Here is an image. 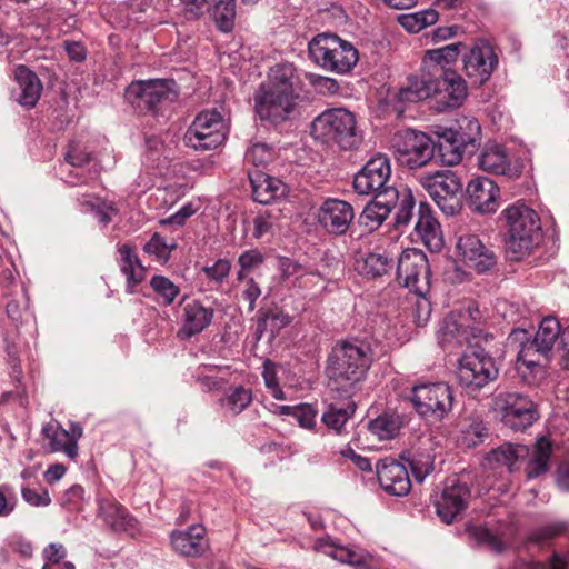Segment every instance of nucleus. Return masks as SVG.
Here are the masks:
<instances>
[{"mask_svg":"<svg viewBox=\"0 0 569 569\" xmlns=\"http://www.w3.org/2000/svg\"><path fill=\"white\" fill-rule=\"evenodd\" d=\"M506 229V252L511 260L519 261L529 256L542 239L538 213L521 201L501 212Z\"/></svg>","mask_w":569,"mask_h":569,"instance_id":"3","label":"nucleus"},{"mask_svg":"<svg viewBox=\"0 0 569 569\" xmlns=\"http://www.w3.org/2000/svg\"><path fill=\"white\" fill-rule=\"evenodd\" d=\"M410 401L417 413L432 423L442 421L452 410L455 396L445 382L413 386Z\"/></svg>","mask_w":569,"mask_h":569,"instance_id":"8","label":"nucleus"},{"mask_svg":"<svg viewBox=\"0 0 569 569\" xmlns=\"http://www.w3.org/2000/svg\"><path fill=\"white\" fill-rule=\"evenodd\" d=\"M150 286L166 306L173 303L180 293L179 286L164 276H153L150 280Z\"/></svg>","mask_w":569,"mask_h":569,"instance_id":"49","label":"nucleus"},{"mask_svg":"<svg viewBox=\"0 0 569 569\" xmlns=\"http://www.w3.org/2000/svg\"><path fill=\"white\" fill-rule=\"evenodd\" d=\"M529 453V448L523 445L505 443L492 449L485 458L483 466L490 469L506 468L513 470L516 462Z\"/></svg>","mask_w":569,"mask_h":569,"instance_id":"32","label":"nucleus"},{"mask_svg":"<svg viewBox=\"0 0 569 569\" xmlns=\"http://www.w3.org/2000/svg\"><path fill=\"white\" fill-rule=\"evenodd\" d=\"M311 134L316 140L337 144L342 150L357 149L362 141L355 114L345 108L321 112L312 121Z\"/></svg>","mask_w":569,"mask_h":569,"instance_id":"4","label":"nucleus"},{"mask_svg":"<svg viewBox=\"0 0 569 569\" xmlns=\"http://www.w3.org/2000/svg\"><path fill=\"white\" fill-rule=\"evenodd\" d=\"M569 528L566 521H557L536 529L530 536L529 540L536 543L546 542L555 537L565 533Z\"/></svg>","mask_w":569,"mask_h":569,"instance_id":"54","label":"nucleus"},{"mask_svg":"<svg viewBox=\"0 0 569 569\" xmlns=\"http://www.w3.org/2000/svg\"><path fill=\"white\" fill-rule=\"evenodd\" d=\"M21 495L23 500L33 507H46L51 503V498L46 489H42L41 492H37L30 488H22Z\"/></svg>","mask_w":569,"mask_h":569,"instance_id":"60","label":"nucleus"},{"mask_svg":"<svg viewBox=\"0 0 569 569\" xmlns=\"http://www.w3.org/2000/svg\"><path fill=\"white\" fill-rule=\"evenodd\" d=\"M433 77L428 73L422 77H408L407 84L401 87L397 93V99L401 102H416L431 98Z\"/></svg>","mask_w":569,"mask_h":569,"instance_id":"38","label":"nucleus"},{"mask_svg":"<svg viewBox=\"0 0 569 569\" xmlns=\"http://www.w3.org/2000/svg\"><path fill=\"white\" fill-rule=\"evenodd\" d=\"M297 94L261 87L254 97L256 112L262 121L279 124L289 120L297 106Z\"/></svg>","mask_w":569,"mask_h":569,"instance_id":"16","label":"nucleus"},{"mask_svg":"<svg viewBox=\"0 0 569 569\" xmlns=\"http://www.w3.org/2000/svg\"><path fill=\"white\" fill-rule=\"evenodd\" d=\"M439 71V74H432L431 108L437 112L458 109L468 96L467 83L455 70Z\"/></svg>","mask_w":569,"mask_h":569,"instance_id":"13","label":"nucleus"},{"mask_svg":"<svg viewBox=\"0 0 569 569\" xmlns=\"http://www.w3.org/2000/svg\"><path fill=\"white\" fill-rule=\"evenodd\" d=\"M318 222L330 234H345L353 218L355 211L352 206L340 199H326L318 210Z\"/></svg>","mask_w":569,"mask_h":569,"instance_id":"20","label":"nucleus"},{"mask_svg":"<svg viewBox=\"0 0 569 569\" xmlns=\"http://www.w3.org/2000/svg\"><path fill=\"white\" fill-rule=\"evenodd\" d=\"M264 262L263 254L258 249H250L243 251L238 258L239 271L237 280L242 281L250 273L258 269Z\"/></svg>","mask_w":569,"mask_h":569,"instance_id":"50","label":"nucleus"},{"mask_svg":"<svg viewBox=\"0 0 569 569\" xmlns=\"http://www.w3.org/2000/svg\"><path fill=\"white\" fill-rule=\"evenodd\" d=\"M369 430L380 440L392 439L398 433L399 422L391 416L382 415L369 422Z\"/></svg>","mask_w":569,"mask_h":569,"instance_id":"47","label":"nucleus"},{"mask_svg":"<svg viewBox=\"0 0 569 569\" xmlns=\"http://www.w3.org/2000/svg\"><path fill=\"white\" fill-rule=\"evenodd\" d=\"M42 435L44 438L49 439L51 451H62L70 459H74L78 456V445L73 439H70L69 431L64 430L62 427L47 423L42 427Z\"/></svg>","mask_w":569,"mask_h":569,"instance_id":"39","label":"nucleus"},{"mask_svg":"<svg viewBox=\"0 0 569 569\" xmlns=\"http://www.w3.org/2000/svg\"><path fill=\"white\" fill-rule=\"evenodd\" d=\"M313 548L316 551L322 552L341 563H347L355 569H373V559L369 553L363 550L350 549L330 538L318 539Z\"/></svg>","mask_w":569,"mask_h":569,"instance_id":"25","label":"nucleus"},{"mask_svg":"<svg viewBox=\"0 0 569 569\" xmlns=\"http://www.w3.org/2000/svg\"><path fill=\"white\" fill-rule=\"evenodd\" d=\"M486 427L482 421L477 418H470L461 426L460 440L467 447H476L482 442Z\"/></svg>","mask_w":569,"mask_h":569,"instance_id":"51","label":"nucleus"},{"mask_svg":"<svg viewBox=\"0 0 569 569\" xmlns=\"http://www.w3.org/2000/svg\"><path fill=\"white\" fill-rule=\"evenodd\" d=\"M478 166L481 170L493 174H507L510 170L506 150L497 143L485 147L478 157Z\"/></svg>","mask_w":569,"mask_h":569,"instance_id":"37","label":"nucleus"},{"mask_svg":"<svg viewBox=\"0 0 569 569\" xmlns=\"http://www.w3.org/2000/svg\"><path fill=\"white\" fill-rule=\"evenodd\" d=\"M392 148L400 166L418 169L433 158L436 143L422 131L405 129L393 136Z\"/></svg>","mask_w":569,"mask_h":569,"instance_id":"10","label":"nucleus"},{"mask_svg":"<svg viewBox=\"0 0 569 569\" xmlns=\"http://www.w3.org/2000/svg\"><path fill=\"white\" fill-rule=\"evenodd\" d=\"M177 248L174 242L168 243L164 239L154 233L151 239L144 244L143 250L150 256H154L159 261L166 262L169 259L170 252Z\"/></svg>","mask_w":569,"mask_h":569,"instance_id":"52","label":"nucleus"},{"mask_svg":"<svg viewBox=\"0 0 569 569\" xmlns=\"http://www.w3.org/2000/svg\"><path fill=\"white\" fill-rule=\"evenodd\" d=\"M415 230L426 247L435 252L440 251L443 246L440 224L427 203L421 202L419 206Z\"/></svg>","mask_w":569,"mask_h":569,"instance_id":"30","label":"nucleus"},{"mask_svg":"<svg viewBox=\"0 0 569 569\" xmlns=\"http://www.w3.org/2000/svg\"><path fill=\"white\" fill-rule=\"evenodd\" d=\"M419 182L446 216H455L462 208V182L451 170L421 174Z\"/></svg>","mask_w":569,"mask_h":569,"instance_id":"9","label":"nucleus"},{"mask_svg":"<svg viewBox=\"0 0 569 569\" xmlns=\"http://www.w3.org/2000/svg\"><path fill=\"white\" fill-rule=\"evenodd\" d=\"M426 295L427 293L415 295V317L418 326L426 325L431 313V305L429 300L426 298Z\"/></svg>","mask_w":569,"mask_h":569,"instance_id":"63","label":"nucleus"},{"mask_svg":"<svg viewBox=\"0 0 569 569\" xmlns=\"http://www.w3.org/2000/svg\"><path fill=\"white\" fill-rule=\"evenodd\" d=\"M355 268L360 274L373 279L383 276L392 268V259L380 252L358 253Z\"/></svg>","mask_w":569,"mask_h":569,"instance_id":"34","label":"nucleus"},{"mask_svg":"<svg viewBox=\"0 0 569 569\" xmlns=\"http://www.w3.org/2000/svg\"><path fill=\"white\" fill-rule=\"evenodd\" d=\"M295 68L292 64H278L271 69L269 79L270 84L266 89H277L279 91L295 94L293 92V80H295Z\"/></svg>","mask_w":569,"mask_h":569,"instance_id":"44","label":"nucleus"},{"mask_svg":"<svg viewBox=\"0 0 569 569\" xmlns=\"http://www.w3.org/2000/svg\"><path fill=\"white\" fill-rule=\"evenodd\" d=\"M230 270V260L223 258L218 259L212 266H204L201 269L207 279L216 284H221L228 278Z\"/></svg>","mask_w":569,"mask_h":569,"instance_id":"56","label":"nucleus"},{"mask_svg":"<svg viewBox=\"0 0 569 569\" xmlns=\"http://www.w3.org/2000/svg\"><path fill=\"white\" fill-rule=\"evenodd\" d=\"M292 321V317L282 310L269 311L263 318L259 319V330L266 329L268 326L272 335L279 332L282 328L289 326Z\"/></svg>","mask_w":569,"mask_h":569,"instance_id":"55","label":"nucleus"},{"mask_svg":"<svg viewBox=\"0 0 569 569\" xmlns=\"http://www.w3.org/2000/svg\"><path fill=\"white\" fill-rule=\"evenodd\" d=\"M251 400V391L242 386H238L231 389L220 402L233 415H239L250 405Z\"/></svg>","mask_w":569,"mask_h":569,"instance_id":"46","label":"nucleus"},{"mask_svg":"<svg viewBox=\"0 0 569 569\" xmlns=\"http://www.w3.org/2000/svg\"><path fill=\"white\" fill-rule=\"evenodd\" d=\"M277 221L278 214H276L272 210L260 212L253 219V238L261 239L264 236L272 233Z\"/></svg>","mask_w":569,"mask_h":569,"instance_id":"53","label":"nucleus"},{"mask_svg":"<svg viewBox=\"0 0 569 569\" xmlns=\"http://www.w3.org/2000/svg\"><path fill=\"white\" fill-rule=\"evenodd\" d=\"M398 211L395 217V226L397 228H400L402 226H407L411 220L415 200L410 189H408L407 187H401L400 189H398Z\"/></svg>","mask_w":569,"mask_h":569,"instance_id":"48","label":"nucleus"},{"mask_svg":"<svg viewBox=\"0 0 569 569\" xmlns=\"http://www.w3.org/2000/svg\"><path fill=\"white\" fill-rule=\"evenodd\" d=\"M397 279L413 295L427 293L430 288V267L426 254L415 248L402 251L398 260Z\"/></svg>","mask_w":569,"mask_h":569,"instance_id":"14","label":"nucleus"},{"mask_svg":"<svg viewBox=\"0 0 569 569\" xmlns=\"http://www.w3.org/2000/svg\"><path fill=\"white\" fill-rule=\"evenodd\" d=\"M470 535L478 543L487 546L495 552H501L510 540L511 529L500 531L478 526L470 530Z\"/></svg>","mask_w":569,"mask_h":569,"instance_id":"40","label":"nucleus"},{"mask_svg":"<svg viewBox=\"0 0 569 569\" xmlns=\"http://www.w3.org/2000/svg\"><path fill=\"white\" fill-rule=\"evenodd\" d=\"M210 16L221 32H230L234 27L236 0H213Z\"/></svg>","mask_w":569,"mask_h":569,"instance_id":"42","label":"nucleus"},{"mask_svg":"<svg viewBox=\"0 0 569 569\" xmlns=\"http://www.w3.org/2000/svg\"><path fill=\"white\" fill-rule=\"evenodd\" d=\"M469 207L479 213H493L500 194L497 183L486 177L472 179L467 186Z\"/></svg>","mask_w":569,"mask_h":569,"instance_id":"23","label":"nucleus"},{"mask_svg":"<svg viewBox=\"0 0 569 569\" xmlns=\"http://www.w3.org/2000/svg\"><path fill=\"white\" fill-rule=\"evenodd\" d=\"M495 405L502 415L503 425L512 430H525L538 419L535 403L525 395L502 392L496 397Z\"/></svg>","mask_w":569,"mask_h":569,"instance_id":"15","label":"nucleus"},{"mask_svg":"<svg viewBox=\"0 0 569 569\" xmlns=\"http://www.w3.org/2000/svg\"><path fill=\"white\" fill-rule=\"evenodd\" d=\"M254 201L268 204L286 196L288 188L278 178L259 170L249 173Z\"/></svg>","mask_w":569,"mask_h":569,"instance_id":"29","label":"nucleus"},{"mask_svg":"<svg viewBox=\"0 0 569 569\" xmlns=\"http://www.w3.org/2000/svg\"><path fill=\"white\" fill-rule=\"evenodd\" d=\"M262 377L264 380V385L270 390L272 397L277 400H283L284 395H283V391L279 387V381H278V377H277V367L270 360H266L263 362Z\"/></svg>","mask_w":569,"mask_h":569,"instance_id":"57","label":"nucleus"},{"mask_svg":"<svg viewBox=\"0 0 569 569\" xmlns=\"http://www.w3.org/2000/svg\"><path fill=\"white\" fill-rule=\"evenodd\" d=\"M173 550L184 557L197 558L208 549L206 529L201 525H193L186 530H176L170 536Z\"/></svg>","mask_w":569,"mask_h":569,"instance_id":"27","label":"nucleus"},{"mask_svg":"<svg viewBox=\"0 0 569 569\" xmlns=\"http://www.w3.org/2000/svg\"><path fill=\"white\" fill-rule=\"evenodd\" d=\"M498 62L497 53L485 40L477 41L462 58L463 71L476 86H482L490 79Z\"/></svg>","mask_w":569,"mask_h":569,"instance_id":"18","label":"nucleus"},{"mask_svg":"<svg viewBox=\"0 0 569 569\" xmlns=\"http://www.w3.org/2000/svg\"><path fill=\"white\" fill-rule=\"evenodd\" d=\"M401 458L408 462L418 482H422L433 469V458L429 453L412 450L403 453Z\"/></svg>","mask_w":569,"mask_h":569,"instance_id":"45","label":"nucleus"},{"mask_svg":"<svg viewBox=\"0 0 569 569\" xmlns=\"http://www.w3.org/2000/svg\"><path fill=\"white\" fill-rule=\"evenodd\" d=\"M356 411V403L349 401L345 407L337 403H330L327 410L322 413V422L338 435L342 433V429L347 421L353 416Z\"/></svg>","mask_w":569,"mask_h":569,"instance_id":"41","label":"nucleus"},{"mask_svg":"<svg viewBox=\"0 0 569 569\" xmlns=\"http://www.w3.org/2000/svg\"><path fill=\"white\" fill-rule=\"evenodd\" d=\"M17 498L7 485L0 486V517H8L14 510Z\"/></svg>","mask_w":569,"mask_h":569,"instance_id":"61","label":"nucleus"},{"mask_svg":"<svg viewBox=\"0 0 569 569\" xmlns=\"http://www.w3.org/2000/svg\"><path fill=\"white\" fill-rule=\"evenodd\" d=\"M560 333L566 348V367L569 369V325L561 330L559 321L551 316L543 318L533 339L522 345L518 353V361H521L528 368L536 366L538 360L531 357L536 353L547 357Z\"/></svg>","mask_w":569,"mask_h":569,"instance_id":"12","label":"nucleus"},{"mask_svg":"<svg viewBox=\"0 0 569 569\" xmlns=\"http://www.w3.org/2000/svg\"><path fill=\"white\" fill-rule=\"evenodd\" d=\"M13 74L21 91L17 99L18 102L28 108L34 107L42 92L40 79L24 66L16 67Z\"/></svg>","mask_w":569,"mask_h":569,"instance_id":"31","label":"nucleus"},{"mask_svg":"<svg viewBox=\"0 0 569 569\" xmlns=\"http://www.w3.org/2000/svg\"><path fill=\"white\" fill-rule=\"evenodd\" d=\"M213 309L203 306L199 300H182V326L179 330L181 338H191L202 332L212 321Z\"/></svg>","mask_w":569,"mask_h":569,"instance_id":"26","label":"nucleus"},{"mask_svg":"<svg viewBox=\"0 0 569 569\" xmlns=\"http://www.w3.org/2000/svg\"><path fill=\"white\" fill-rule=\"evenodd\" d=\"M463 47L461 42L450 43L437 49L427 50L422 59V72L439 74V70H449L447 67L453 63Z\"/></svg>","mask_w":569,"mask_h":569,"instance_id":"33","label":"nucleus"},{"mask_svg":"<svg viewBox=\"0 0 569 569\" xmlns=\"http://www.w3.org/2000/svg\"><path fill=\"white\" fill-rule=\"evenodd\" d=\"M438 339L442 347L462 346L466 343L469 351L465 352L457 368V378L468 392L478 391L498 377V368L493 358L481 346L493 339L492 335L485 332L478 326L459 323L453 316L443 319L438 331Z\"/></svg>","mask_w":569,"mask_h":569,"instance_id":"1","label":"nucleus"},{"mask_svg":"<svg viewBox=\"0 0 569 569\" xmlns=\"http://www.w3.org/2000/svg\"><path fill=\"white\" fill-rule=\"evenodd\" d=\"M456 249L466 266L478 273L490 271L497 264V256L477 234L463 233L458 237Z\"/></svg>","mask_w":569,"mask_h":569,"instance_id":"19","label":"nucleus"},{"mask_svg":"<svg viewBox=\"0 0 569 569\" xmlns=\"http://www.w3.org/2000/svg\"><path fill=\"white\" fill-rule=\"evenodd\" d=\"M119 258L118 263L121 272L127 278V290L132 293L133 288L143 280V268L139 262L138 257L134 254L131 246L122 244L118 249Z\"/></svg>","mask_w":569,"mask_h":569,"instance_id":"35","label":"nucleus"},{"mask_svg":"<svg viewBox=\"0 0 569 569\" xmlns=\"http://www.w3.org/2000/svg\"><path fill=\"white\" fill-rule=\"evenodd\" d=\"M399 200L398 189H387L375 194L373 199L363 208L359 223L369 231L377 230L389 216L391 209Z\"/></svg>","mask_w":569,"mask_h":569,"instance_id":"24","label":"nucleus"},{"mask_svg":"<svg viewBox=\"0 0 569 569\" xmlns=\"http://www.w3.org/2000/svg\"><path fill=\"white\" fill-rule=\"evenodd\" d=\"M439 14L433 9H426L413 13L401 14L398 18L400 26L408 32L417 33L422 29L435 24Z\"/></svg>","mask_w":569,"mask_h":569,"instance_id":"43","label":"nucleus"},{"mask_svg":"<svg viewBox=\"0 0 569 569\" xmlns=\"http://www.w3.org/2000/svg\"><path fill=\"white\" fill-rule=\"evenodd\" d=\"M308 53L318 67L338 74L350 72L359 60L356 47L333 33L313 37L308 44Z\"/></svg>","mask_w":569,"mask_h":569,"instance_id":"6","label":"nucleus"},{"mask_svg":"<svg viewBox=\"0 0 569 569\" xmlns=\"http://www.w3.org/2000/svg\"><path fill=\"white\" fill-rule=\"evenodd\" d=\"M272 150L264 142L253 143L246 152V160L254 166H262L271 161Z\"/></svg>","mask_w":569,"mask_h":569,"instance_id":"59","label":"nucleus"},{"mask_svg":"<svg viewBox=\"0 0 569 569\" xmlns=\"http://www.w3.org/2000/svg\"><path fill=\"white\" fill-rule=\"evenodd\" d=\"M179 90L172 79L133 81L126 90V99L137 109L157 114L178 99Z\"/></svg>","mask_w":569,"mask_h":569,"instance_id":"7","label":"nucleus"},{"mask_svg":"<svg viewBox=\"0 0 569 569\" xmlns=\"http://www.w3.org/2000/svg\"><path fill=\"white\" fill-rule=\"evenodd\" d=\"M469 497L470 491L466 485L460 483L457 479L448 480L435 503L437 515L446 523L453 522L465 510Z\"/></svg>","mask_w":569,"mask_h":569,"instance_id":"21","label":"nucleus"},{"mask_svg":"<svg viewBox=\"0 0 569 569\" xmlns=\"http://www.w3.org/2000/svg\"><path fill=\"white\" fill-rule=\"evenodd\" d=\"M227 124L216 109L200 112L184 133V143L199 151L213 150L227 138Z\"/></svg>","mask_w":569,"mask_h":569,"instance_id":"11","label":"nucleus"},{"mask_svg":"<svg viewBox=\"0 0 569 569\" xmlns=\"http://www.w3.org/2000/svg\"><path fill=\"white\" fill-rule=\"evenodd\" d=\"M377 477L381 488L392 496H406L411 488L407 468L391 458L377 463Z\"/></svg>","mask_w":569,"mask_h":569,"instance_id":"22","label":"nucleus"},{"mask_svg":"<svg viewBox=\"0 0 569 569\" xmlns=\"http://www.w3.org/2000/svg\"><path fill=\"white\" fill-rule=\"evenodd\" d=\"M437 156L446 166L458 164L465 154L473 153L481 140V127L475 118H462L456 126L436 132Z\"/></svg>","mask_w":569,"mask_h":569,"instance_id":"5","label":"nucleus"},{"mask_svg":"<svg viewBox=\"0 0 569 569\" xmlns=\"http://www.w3.org/2000/svg\"><path fill=\"white\" fill-rule=\"evenodd\" d=\"M391 178V164L386 154L378 153L369 159L353 178V188L359 194H378L387 189H397L388 184Z\"/></svg>","mask_w":569,"mask_h":569,"instance_id":"17","label":"nucleus"},{"mask_svg":"<svg viewBox=\"0 0 569 569\" xmlns=\"http://www.w3.org/2000/svg\"><path fill=\"white\" fill-rule=\"evenodd\" d=\"M197 208L193 207L192 203H187L182 206L176 213L171 214L167 219H162L160 223L162 226L174 224V226H183L186 220L194 214Z\"/></svg>","mask_w":569,"mask_h":569,"instance_id":"64","label":"nucleus"},{"mask_svg":"<svg viewBox=\"0 0 569 569\" xmlns=\"http://www.w3.org/2000/svg\"><path fill=\"white\" fill-rule=\"evenodd\" d=\"M551 451V442L546 437H539L526 456L529 457V460L525 471L529 479L537 478L548 470Z\"/></svg>","mask_w":569,"mask_h":569,"instance_id":"36","label":"nucleus"},{"mask_svg":"<svg viewBox=\"0 0 569 569\" xmlns=\"http://www.w3.org/2000/svg\"><path fill=\"white\" fill-rule=\"evenodd\" d=\"M241 282L244 284L242 296L249 302V310L253 311L256 301L261 296V288L251 276L242 279Z\"/></svg>","mask_w":569,"mask_h":569,"instance_id":"62","label":"nucleus"},{"mask_svg":"<svg viewBox=\"0 0 569 569\" xmlns=\"http://www.w3.org/2000/svg\"><path fill=\"white\" fill-rule=\"evenodd\" d=\"M99 516L114 532H126L133 536L138 528L137 521L127 509L110 498H99Z\"/></svg>","mask_w":569,"mask_h":569,"instance_id":"28","label":"nucleus"},{"mask_svg":"<svg viewBox=\"0 0 569 569\" xmlns=\"http://www.w3.org/2000/svg\"><path fill=\"white\" fill-rule=\"evenodd\" d=\"M212 372L213 369L208 366L198 369L197 381L204 391L219 390L226 385L222 378L214 376Z\"/></svg>","mask_w":569,"mask_h":569,"instance_id":"58","label":"nucleus"},{"mask_svg":"<svg viewBox=\"0 0 569 569\" xmlns=\"http://www.w3.org/2000/svg\"><path fill=\"white\" fill-rule=\"evenodd\" d=\"M373 356L371 345L365 340L337 342L327 360L326 371L330 386L350 398L366 379Z\"/></svg>","mask_w":569,"mask_h":569,"instance_id":"2","label":"nucleus"}]
</instances>
